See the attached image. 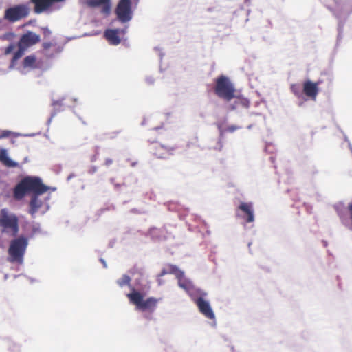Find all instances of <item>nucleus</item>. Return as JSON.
<instances>
[{
  "instance_id": "f257e3e1",
  "label": "nucleus",
  "mask_w": 352,
  "mask_h": 352,
  "mask_svg": "<svg viewBox=\"0 0 352 352\" xmlns=\"http://www.w3.org/2000/svg\"><path fill=\"white\" fill-rule=\"evenodd\" d=\"M49 187L43 184L38 177L27 176L22 179L13 189V197L16 200H21L28 192H33L29 206V213L34 217L38 209L43 206V201L38 195L46 192Z\"/></svg>"
},
{
  "instance_id": "f03ea898",
  "label": "nucleus",
  "mask_w": 352,
  "mask_h": 352,
  "mask_svg": "<svg viewBox=\"0 0 352 352\" xmlns=\"http://www.w3.org/2000/svg\"><path fill=\"white\" fill-rule=\"evenodd\" d=\"M28 245V239L23 236L12 240L8 250V261L12 263L21 264Z\"/></svg>"
},
{
  "instance_id": "7ed1b4c3",
  "label": "nucleus",
  "mask_w": 352,
  "mask_h": 352,
  "mask_svg": "<svg viewBox=\"0 0 352 352\" xmlns=\"http://www.w3.org/2000/svg\"><path fill=\"white\" fill-rule=\"evenodd\" d=\"M19 218L11 213L8 208L0 210V232L11 236H16L19 232Z\"/></svg>"
},
{
  "instance_id": "20e7f679",
  "label": "nucleus",
  "mask_w": 352,
  "mask_h": 352,
  "mask_svg": "<svg viewBox=\"0 0 352 352\" xmlns=\"http://www.w3.org/2000/svg\"><path fill=\"white\" fill-rule=\"evenodd\" d=\"M130 302L135 305L138 309L142 311H148L153 313L160 299L154 297H149L144 300V296L139 292L133 288V292L127 294Z\"/></svg>"
},
{
  "instance_id": "39448f33",
  "label": "nucleus",
  "mask_w": 352,
  "mask_h": 352,
  "mask_svg": "<svg viewBox=\"0 0 352 352\" xmlns=\"http://www.w3.org/2000/svg\"><path fill=\"white\" fill-rule=\"evenodd\" d=\"M214 93L226 102L231 101L235 98V88L230 79L223 75L216 78Z\"/></svg>"
},
{
  "instance_id": "423d86ee",
  "label": "nucleus",
  "mask_w": 352,
  "mask_h": 352,
  "mask_svg": "<svg viewBox=\"0 0 352 352\" xmlns=\"http://www.w3.org/2000/svg\"><path fill=\"white\" fill-rule=\"evenodd\" d=\"M115 13L118 19L122 23L129 22L133 16L131 0H120L116 6Z\"/></svg>"
},
{
  "instance_id": "0eeeda50",
  "label": "nucleus",
  "mask_w": 352,
  "mask_h": 352,
  "mask_svg": "<svg viewBox=\"0 0 352 352\" xmlns=\"http://www.w3.org/2000/svg\"><path fill=\"white\" fill-rule=\"evenodd\" d=\"M28 14L29 9L25 5H18L6 9L4 19L11 23H14L25 18Z\"/></svg>"
},
{
  "instance_id": "6e6552de",
  "label": "nucleus",
  "mask_w": 352,
  "mask_h": 352,
  "mask_svg": "<svg viewBox=\"0 0 352 352\" xmlns=\"http://www.w3.org/2000/svg\"><path fill=\"white\" fill-rule=\"evenodd\" d=\"M236 215L242 218L245 223L254 221L253 204L252 202H241L237 208Z\"/></svg>"
},
{
  "instance_id": "1a4fd4ad",
  "label": "nucleus",
  "mask_w": 352,
  "mask_h": 352,
  "mask_svg": "<svg viewBox=\"0 0 352 352\" xmlns=\"http://www.w3.org/2000/svg\"><path fill=\"white\" fill-rule=\"evenodd\" d=\"M150 149L155 156L163 159L172 155L175 148L152 142Z\"/></svg>"
},
{
  "instance_id": "9d476101",
  "label": "nucleus",
  "mask_w": 352,
  "mask_h": 352,
  "mask_svg": "<svg viewBox=\"0 0 352 352\" xmlns=\"http://www.w3.org/2000/svg\"><path fill=\"white\" fill-rule=\"evenodd\" d=\"M41 41L40 36L33 32L28 31L23 34L18 43V46H23L25 49L36 45Z\"/></svg>"
},
{
  "instance_id": "9b49d317",
  "label": "nucleus",
  "mask_w": 352,
  "mask_h": 352,
  "mask_svg": "<svg viewBox=\"0 0 352 352\" xmlns=\"http://www.w3.org/2000/svg\"><path fill=\"white\" fill-rule=\"evenodd\" d=\"M194 302L197 306L199 311L208 319H214V314L210 305L209 302L206 300L202 296L194 299Z\"/></svg>"
},
{
  "instance_id": "f8f14e48",
  "label": "nucleus",
  "mask_w": 352,
  "mask_h": 352,
  "mask_svg": "<svg viewBox=\"0 0 352 352\" xmlns=\"http://www.w3.org/2000/svg\"><path fill=\"white\" fill-rule=\"evenodd\" d=\"M319 85L320 82H314L309 80L305 81L303 82V94L315 101L318 94Z\"/></svg>"
},
{
  "instance_id": "ddd939ff",
  "label": "nucleus",
  "mask_w": 352,
  "mask_h": 352,
  "mask_svg": "<svg viewBox=\"0 0 352 352\" xmlns=\"http://www.w3.org/2000/svg\"><path fill=\"white\" fill-rule=\"evenodd\" d=\"M86 5L90 8L102 6V12L109 14L111 7V0H87Z\"/></svg>"
},
{
  "instance_id": "4468645a",
  "label": "nucleus",
  "mask_w": 352,
  "mask_h": 352,
  "mask_svg": "<svg viewBox=\"0 0 352 352\" xmlns=\"http://www.w3.org/2000/svg\"><path fill=\"white\" fill-rule=\"evenodd\" d=\"M124 30H119V29H108L106 30L104 32V36L106 39L111 44V45H118L121 40L119 36L120 33L124 34Z\"/></svg>"
},
{
  "instance_id": "2eb2a0df",
  "label": "nucleus",
  "mask_w": 352,
  "mask_h": 352,
  "mask_svg": "<svg viewBox=\"0 0 352 352\" xmlns=\"http://www.w3.org/2000/svg\"><path fill=\"white\" fill-rule=\"evenodd\" d=\"M233 99H235L234 102L230 105V110H234L239 107L248 108L250 105V102L247 98L240 96H236Z\"/></svg>"
},
{
  "instance_id": "dca6fc26",
  "label": "nucleus",
  "mask_w": 352,
  "mask_h": 352,
  "mask_svg": "<svg viewBox=\"0 0 352 352\" xmlns=\"http://www.w3.org/2000/svg\"><path fill=\"white\" fill-rule=\"evenodd\" d=\"M0 162H1L7 167H16L18 164L12 161L7 155L6 150L0 151Z\"/></svg>"
},
{
  "instance_id": "f3484780",
  "label": "nucleus",
  "mask_w": 352,
  "mask_h": 352,
  "mask_svg": "<svg viewBox=\"0 0 352 352\" xmlns=\"http://www.w3.org/2000/svg\"><path fill=\"white\" fill-rule=\"evenodd\" d=\"M168 270V274H173L177 278H182L184 274L176 265L169 264L166 267Z\"/></svg>"
},
{
  "instance_id": "a211bd4d",
  "label": "nucleus",
  "mask_w": 352,
  "mask_h": 352,
  "mask_svg": "<svg viewBox=\"0 0 352 352\" xmlns=\"http://www.w3.org/2000/svg\"><path fill=\"white\" fill-rule=\"evenodd\" d=\"M131 280V278L128 275L124 274L121 278L117 280V283L120 287H122L125 285H130Z\"/></svg>"
},
{
  "instance_id": "6ab92c4d",
  "label": "nucleus",
  "mask_w": 352,
  "mask_h": 352,
  "mask_svg": "<svg viewBox=\"0 0 352 352\" xmlns=\"http://www.w3.org/2000/svg\"><path fill=\"white\" fill-rule=\"evenodd\" d=\"M19 49L14 54V56L12 57V62L14 63L17 60H19L24 54L25 51L27 50L23 46H18Z\"/></svg>"
},
{
  "instance_id": "aec40b11",
  "label": "nucleus",
  "mask_w": 352,
  "mask_h": 352,
  "mask_svg": "<svg viewBox=\"0 0 352 352\" xmlns=\"http://www.w3.org/2000/svg\"><path fill=\"white\" fill-rule=\"evenodd\" d=\"M36 62V57L34 55L26 56L23 60V65L25 67H32Z\"/></svg>"
},
{
  "instance_id": "412c9836",
  "label": "nucleus",
  "mask_w": 352,
  "mask_h": 352,
  "mask_svg": "<svg viewBox=\"0 0 352 352\" xmlns=\"http://www.w3.org/2000/svg\"><path fill=\"white\" fill-rule=\"evenodd\" d=\"M177 279H178V284H179V287L184 289L185 290H188L190 289V287H191L190 283L188 280L184 278V276L182 278H179Z\"/></svg>"
},
{
  "instance_id": "4be33fe9",
  "label": "nucleus",
  "mask_w": 352,
  "mask_h": 352,
  "mask_svg": "<svg viewBox=\"0 0 352 352\" xmlns=\"http://www.w3.org/2000/svg\"><path fill=\"white\" fill-rule=\"evenodd\" d=\"M291 89L292 91V92L296 96H300L301 95V92H300V88L298 85H292V87H291Z\"/></svg>"
},
{
  "instance_id": "5701e85b",
  "label": "nucleus",
  "mask_w": 352,
  "mask_h": 352,
  "mask_svg": "<svg viewBox=\"0 0 352 352\" xmlns=\"http://www.w3.org/2000/svg\"><path fill=\"white\" fill-rule=\"evenodd\" d=\"M56 45L55 43L52 42H44L43 43V48L44 50H49L51 47H55Z\"/></svg>"
},
{
  "instance_id": "b1692460",
  "label": "nucleus",
  "mask_w": 352,
  "mask_h": 352,
  "mask_svg": "<svg viewBox=\"0 0 352 352\" xmlns=\"http://www.w3.org/2000/svg\"><path fill=\"white\" fill-rule=\"evenodd\" d=\"M14 49V45L12 44L9 45L5 50V54H10Z\"/></svg>"
},
{
  "instance_id": "393cba45",
  "label": "nucleus",
  "mask_w": 352,
  "mask_h": 352,
  "mask_svg": "<svg viewBox=\"0 0 352 352\" xmlns=\"http://www.w3.org/2000/svg\"><path fill=\"white\" fill-rule=\"evenodd\" d=\"M42 31L45 37H48L52 34V32L47 28H43Z\"/></svg>"
},
{
  "instance_id": "a878e982",
  "label": "nucleus",
  "mask_w": 352,
  "mask_h": 352,
  "mask_svg": "<svg viewBox=\"0 0 352 352\" xmlns=\"http://www.w3.org/2000/svg\"><path fill=\"white\" fill-rule=\"evenodd\" d=\"M238 129H239V126L232 125V126H228V128L226 129V131L228 132L232 133V132L235 131L236 130H237Z\"/></svg>"
},
{
  "instance_id": "bb28decb",
  "label": "nucleus",
  "mask_w": 352,
  "mask_h": 352,
  "mask_svg": "<svg viewBox=\"0 0 352 352\" xmlns=\"http://www.w3.org/2000/svg\"><path fill=\"white\" fill-rule=\"evenodd\" d=\"M168 274V270L166 267L165 268H163L160 272V274H159V276H163L166 274Z\"/></svg>"
},
{
  "instance_id": "cd10ccee",
  "label": "nucleus",
  "mask_w": 352,
  "mask_h": 352,
  "mask_svg": "<svg viewBox=\"0 0 352 352\" xmlns=\"http://www.w3.org/2000/svg\"><path fill=\"white\" fill-rule=\"evenodd\" d=\"M112 163H113V160L109 158L106 159L104 161V165L107 166H110L111 164H112Z\"/></svg>"
},
{
  "instance_id": "c85d7f7f",
  "label": "nucleus",
  "mask_w": 352,
  "mask_h": 352,
  "mask_svg": "<svg viewBox=\"0 0 352 352\" xmlns=\"http://www.w3.org/2000/svg\"><path fill=\"white\" fill-rule=\"evenodd\" d=\"M97 170V168L96 166H92L89 170V173L91 174H94Z\"/></svg>"
},
{
  "instance_id": "c756f323",
  "label": "nucleus",
  "mask_w": 352,
  "mask_h": 352,
  "mask_svg": "<svg viewBox=\"0 0 352 352\" xmlns=\"http://www.w3.org/2000/svg\"><path fill=\"white\" fill-rule=\"evenodd\" d=\"M340 206H343V204H339L336 206H335V209L336 210L337 212L340 214V210H339V208H340Z\"/></svg>"
},
{
  "instance_id": "7c9ffc66",
  "label": "nucleus",
  "mask_w": 352,
  "mask_h": 352,
  "mask_svg": "<svg viewBox=\"0 0 352 352\" xmlns=\"http://www.w3.org/2000/svg\"><path fill=\"white\" fill-rule=\"evenodd\" d=\"M219 144H220V148L219 149H221L222 148V142H221V140H219Z\"/></svg>"
}]
</instances>
